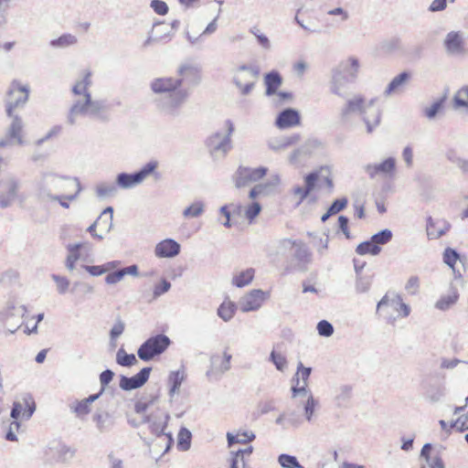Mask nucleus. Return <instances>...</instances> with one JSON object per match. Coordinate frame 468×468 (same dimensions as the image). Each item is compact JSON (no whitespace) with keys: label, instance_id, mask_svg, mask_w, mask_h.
Returning a JSON list of instances; mask_svg holds the SVG:
<instances>
[{"label":"nucleus","instance_id":"f257e3e1","mask_svg":"<svg viewBox=\"0 0 468 468\" xmlns=\"http://www.w3.org/2000/svg\"><path fill=\"white\" fill-rule=\"evenodd\" d=\"M92 72L90 69L82 71L80 77L72 87L74 95L79 96L69 110L67 123L75 125L82 117L108 122L110 120L109 106L104 100H93L89 91L92 85Z\"/></svg>","mask_w":468,"mask_h":468},{"label":"nucleus","instance_id":"f03ea898","mask_svg":"<svg viewBox=\"0 0 468 468\" xmlns=\"http://www.w3.org/2000/svg\"><path fill=\"white\" fill-rule=\"evenodd\" d=\"M81 190L78 177L61 176L50 171L41 172L35 181L36 195L43 201L58 199L59 197L74 201Z\"/></svg>","mask_w":468,"mask_h":468},{"label":"nucleus","instance_id":"7ed1b4c3","mask_svg":"<svg viewBox=\"0 0 468 468\" xmlns=\"http://www.w3.org/2000/svg\"><path fill=\"white\" fill-rule=\"evenodd\" d=\"M377 101L378 98L367 100L360 93L349 96L339 109V121L343 124H351L358 117L366 125L367 133H373L380 124L382 117L380 108L376 106Z\"/></svg>","mask_w":468,"mask_h":468},{"label":"nucleus","instance_id":"20e7f679","mask_svg":"<svg viewBox=\"0 0 468 468\" xmlns=\"http://www.w3.org/2000/svg\"><path fill=\"white\" fill-rule=\"evenodd\" d=\"M154 93L163 94L159 101L160 109L166 114L176 115L188 97L187 89L181 88L175 77L156 78L151 82Z\"/></svg>","mask_w":468,"mask_h":468},{"label":"nucleus","instance_id":"39448f33","mask_svg":"<svg viewBox=\"0 0 468 468\" xmlns=\"http://www.w3.org/2000/svg\"><path fill=\"white\" fill-rule=\"evenodd\" d=\"M358 59L350 57L343 60L333 71L331 91L340 97L346 94L349 83L355 81L359 69Z\"/></svg>","mask_w":468,"mask_h":468},{"label":"nucleus","instance_id":"423d86ee","mask_svg":"<svg viewBox=\"0 0 468 468\" xmlns=\"http://www.w3.org/2000/svg\"><path fill=\"white\" fill-rule=\"evenodd\" d=\"M30 87L18 80H13L6 90L5 107L6 115H13L16 109L23 108L29 100Z\"/></svg>","mask_w":468,"mask_h":468},{"label":"nucleus","instance_id":"0eeeda50","mask_svg":"<svg viewBox=\"0 0 468 468\" xmlns=\"http://www.w3.org/2000/svg\"><path fill=\"white\" fill-rule=\"evenodd\" d=\"M225 133L217 132L207 140V145L210 154L216 158H223L231 149V135L234 132L232 121L226 120L224 122Z\"/></svg>","mask_w":468,"mask_h":468},{"label":"nucleus","instance_id":"6e6552de","mask_svg":"<svg viewBox=\"0 0 468 468\" xmlns=\"http://www.w3.org/2000/svg\"><path fill=\"white\" fill-rule=\"evenodd\" d=\"M26 313L27 308L24 304L10 300L0 312V321L11 334H14L21 326Z\"/></svg>","mask_w":468,"mask_h":468},{"label":"nucleus","instance_id":"1a4fd4ad","mask_svg":"<svg viewBox=\"0 0 468 468\" xmlns=\"http://www.w3.org/2000/svg\"><path fill=\"white\" fill-rule=\"evenodd\" d=\"M157 166V161H150L135 173H120L116 176V185L122 189L133 188L143 183L145 178L154 174Z\"/></svg>","mask_w":468,"mask_h":468},{"label":"nucleus","instance_id":"9d476101","mask_svg":"<svg viewBox=\"0 0 468 468\" xmlns=\"http://www.w3.org/2000/svg\"><path fill=\"white\" fill-rule=\"evenodd\" d=\"M68 255L65 261V266L69 271L76 269L77 261L91 262L93 261V247L90 242H78L67 246Z\"/></svg>","mask_w":468,"mask_h":468},{"label":"nucleus","instance_id":"9b49d317","mask_svg":"<svg viewBox=\"0 0 468 468\" xmlns=\"http://www.w3.org/2000/svg\"><path fill=\"white\" fill-rule=\"evenodd\" d=\"M168 336L159 334L149 337L138 348L137 355L143 361H150L154 356L164 353L170 345Z\"/></svg>","mask_w":468,"mask_h":468},{"label":"nucleus","instance_id":"f8f14e48","mask_svg":"<svg viewBox=\"0 0 468 468\" xmlns=\"http://www.w3.org/2000/svg\"><path fill=\"white\" fill-rule=\"evenodd\" d=\"M258 76L257 68L242 65L235 69L233 82L242 95H248L253 90Z\"/></svg>","mask_w":468,"mask_h":468},{"label":"nucleus","instance_id":"ddd939ff","mask_svg":"<svg viewBox=\"0 0 468 468\" xmlns=\"http://www.w3.org/2000/svg\"><path fill=\"white\" fill-rule=\"evenodd\" d=\"M388 308L398 312L400 316L408 317L410 314V307L405 303L399 294L386 293L382 299L378 303L377 311L386 314V318L394 321L395 318L388 315Z\"/></svg>","mask_w":468,"mask_h":468},{"label":"nucleus","instance_id":"4468645a","mask_svg":"<svg viewBox=\"0 0 468 468\" xmlns=\"http://www.w3.org/2000/svg\"><path fill=\"white\" fill-rule=\"evenodd\" d=\"M11 119V122L7 127L5 138L0 140V147L7 145H22L24 122L22 118L13 112V115H7Z\"/></svg>","mask_w":468,"mask_h":468},{"label":"nucleus","instance_id":"2eb2a0df","mask_svg":"<svg viewBox=\"0 0 468 468\" xmlns=\"http://www.w3.org/2000/svg\"><path fill=\"white\" fill-rule=\"evenodd\" d=\"M176 80L181 88H191L197 85L201 80L200 69L190 62L181 64L177 69Z\"/></svg>","mask_w":468,"mask_h":468},{"label":"nucleus","instance_id":"dca6fc26","mask_svg":"<svg viewBox=\"0 0 468 468\" xmlns=\"http://www.w3.org/2000/svg\"><path fill=\"white\" fill-rule=\"evenodd\" d=\"M267 171L268 169L264 166L257 168L239 167L235 174V186L240 188L255 183L265 176Z\"/></svg>","mask_w":468,"mask_h":468},{"label":"nucleus","instance_id":"f3484780","mask_svg":"<svg viewBox=\"0 0 468 468\" xmlns=\"http://www.w3.org/2000/svg\"><path fill=\"white\" fill-rule=\"evenodd\" d=\"M269 297V293L259 289H254L246 293L239 301V307L242 313L259 310Z\"/></svg>","mask_w":468,"mask_h":468},{"label":"nucleus","instance_id":"a211bd4d","mask_svg":"<svg viewBox=\"0 0 468 468\" xmlns=\"http://www.w3.org/2000/svg\"><path fill=\"white\" fill-rule=\"evenodd\" d=\"M443 46L447 54L451 56H464L467 53L464 33L461 31L449 32L445 36Z\"/></svg>","mask_w":468,"mask_h":468},{"label":"nucleus","instance_id":"6ab92c4d","mask_svg":"<svg viewBox=\"0 0 468 468\" xmlns=\"http://www.w3.org/2000/svg\"><path fill=\"white\" fill-rule=\"evenodd\" d=\"M396 168V160L393 157H388L378 164H367L364 166V171L369 176L370 178H374L377 176L384 177H391Z\"/></svg>","mask_w":468,"mask_h":468},{"label":"nucleus","instance_id":"aec40b11","mask_svg":"<svg viewBox=\"0 0 468 468\" xmlns=\"http://www.w3.org/2000/svg\"><path fill=\"white\" fill-rule=\"evenodd\" d=\"M151 371L152 367H144L139 373L131 378L121 376L119 386L123 390L139 388L147 382Z\"/></svg>","mask_w":468,"mask_h":468},{"label":"nucleus","instance_id":"412c9836","mask_svg":"<svg viewBox=\"0 0 468 468\" xmlns=\"http://www.w3.org/2000/svg\"><path fill=\"white\" fill-rule=\"evenodd\" d=\"M320 178L317 173H310L305 176V186H295L292 189V194L295 199V205L299 206L314 190L316 181Z\"/></svg>","mask_w":468,"mask_h":468},{"label":"nucleus","instance_id":"4be33fe9","mask_svg":"<svg viewBox=\"0 0 468 468\" xmlns=\"http://www.w3.org/2000/svg\"><path fill=\"white\" fill-rule=\"evenodd\" d=\"M180 244L173 239H165L155 245L154 255L157 258H175L180 253Z\"/></svg>","mask_w":468,"mask_h":468},{"label":"nucleus","instance_id":"5701e85b","mask_svg":"<svg viewBox=\"0 0 468 468\" xmlns=\"http://www.w3.org/2000/svg\"><path fill=\"white\" fill-rule=\"evenodd\" d=\"M169 418L170 417L168 414H165L163 417L152 414L149 416H144L138 423L133 422V425L138 426L139 424L142 423H149V428L151 431L156 436H160L162 434H165V429L167 426Z\"/></svg>","mask_w":468,"mask_h":468},{"label":"nucleus","instance_id":"b1692460","mask_svg":"<svg viewBox=\"0 0 468 468\" xmlns=\"http://www.w3.org/2000/svg\"><path fill=\"white\" fill-rule=\"evenodd\" d=\"M300 121L301 118L298 111L288 108L278 114L275 120V125L279 129H287L298 125Z\"/></svg>","mask_w":468,"mask_h":468},{"label":"nucleus","instance_id":"393cba45","mask_svg":"<svg viewBox=\"0 0 468 468\" xmlns=\"http://www.w3.org/2000/svg\"><path fill=\"white\" fill-rule=\"evenodd\" d=\"M18 185L13 178L8 179L0 191V207L5 208L10 207L16 197Z\"/></svg>","mask_w":468,"mask_h":468},{"label":"nucleus","instance_id":"a878e982","mask_svg":"<svg viewBox=\"0 0 468 468\" xmlns=\"http://www.w3.org/2000/svg\"><path fill=\"white\" fill-rule=\"evenodd\" d=\"M279 245L282 249H292L295 247L294 257L303 262H307L310 261V252L307 247L302 242H297L296 240H292L291 239H283L279 242Z\"/></svg>","mask_w":468,"mask_h":468},{"label":"nucleus","instance_id":"bb28decb","mask_svg":"<svg viewBox=\"0 0 468 468\" xmlns=\"http://www.w3.org/2000/svg\"><path fill=\"white\" fill-rule=\"evenodd\" d=\"M410 77V73L405 71L397 75L395 78L391 80V81L388 83V85L383 91L384 96L390 97L393 94L399 93L400 91H402V90L408 83Z\"/></svg>","mask_w":468,"mask_h":468},{"label":"nucleus","instance_id":"cd10ccee","mask_svg":"<svg viewBox=\"0 0 468 468\" xmlns=\"http://www.w3.org/2000/svg\"><path fill=\"white\" fill-rule=\"evenodd\" d=\"M450 229V224L442 219L429 218L427 223V235L430 239H439Z\"/></svg>","mask_w":468,"mask_h":468},{"label":"nucleus","instance_id":"c85d7f7f","mask_svg":"<svg viewBox=\"0 0 468 468\" xmlns=\"http://www.w3.org/2000/svg\"><path fill=\"white\" fill-rule=\"evenodd\" d=\"M186 378V373L183 367L169 373L167 383L169 386V396L171 398L179 393L180 387Z\"/></svg>","mask_w":468,"mask_h":468},{"label":"nucleus","instance_id":"c756f323","mask_svg":"<svg viewBox=\"0 0 468 468\" xmlns=\"http://www.w3.org/2000/svg\"><path fill=\"white\" fill-rule=\"evenodd\" d=\"M296 142V137L293 136H274L271 137L267 141L268 147L275 152H282L286 150L290 145Z\"/></svg>","mask_w":468,"mask_h":468},{"label":"nucleus","instance_id":"7c9ffc66","mask_svg":"<svg viewBox=\"0 0 468 468\" xmlns=\"http://www.w3.org/2000/svg\"><path fill=\"white\" fill-rule=\"evenodd\" d=\"M228 446L231 447L235 443L246 444L255 440L256 436L251 431L238 430L235 433L227 432Z\"/></svg>","mask_w":468,"mask_h":468},{"label":"nucleus","instance_id":"2f4dec72","mask_svg":"<svg viewBox=\"0 0 468 468\" xmlns=\"http://www.w3.org/2000/svg\"><path fill=\"white\" fill-rule=\"evenodd\" d=\"M264 83L266 85L265 94L267 96H271L276 94L277 90L282 84V78L280 74L276 71H271L267 73L264 77Z\"/></svg>","mask_w":468,"mask_h":468},{"label":"nucleus","instance_id":"473e14b6","mask_svg":"<svg viewBox=\"0 0 468 468\" xmlns=\"http://www.w3.org/2000/svg\"><path fill=\"white\" fill-rule=\"evenodd\" d=\"M459 298V293L457 289L454 287L451 288V292L447 295H442L435 303V307L439 310L445 311L448 310L452 305H453Z\"/></svg>","mask_w":468,"mask_h":468},{"label":"nucleus","instance_id":"72a5a7b5","mask_svg":"<svg viewBox=\"0 0 468 468\" xmlns=\"http://www.w3.org/2000/svg\"><path fill=\"white\" fill-rule=\"evenodd\" d=\"M118 186L113 183L102 182L96 186L95 192L100 199H105L116 195Z\"/></svg>","mask_w":468,"mask_h":468},{"label":"nucleus","instance_id":"f704fd0d","mask_svg":"<svg viewBox=\"0 0 468 468\" xmlns=\"http://www.w3.org/2000/svg\"><path fill=\"white\" fill-rule=\"evenodd\" d=\"M452 104L455 110L468 109V85L463 86L455 92Z\"/></svg>","mask_w":468,"mask_h":468},{"label":"nucleus","instance_id":"c9c22d12","mask_svg":"<svg viewBox=\"0 0 468 468\" xmlns=\"http://www.w3.org/2000/svg\"><path fill=\"white\" fill-rule=\"evenodd\" d=\"M20 274L16 270L8 269L0 276V284L3 287L9 288L19 282Z\"/></svg>","mask_w":468,"mask_h":468},{"label":"nucleus","instance_id":"e433bc0d","mask_svg":"<svg viewBox=\"0 0 468 468\" xmlns=\"http://www.w3.org/2000/svg\"><path fill=\"white\" fill-rule=\"evenodd\" d=\"M78 43V37L72 34H63L59 37L52 39L50 46L55 48H66Z\"/></svg>","mask_w":468,"mask_h":468},{"label":"nucleus","instance_id":"4c0bfd02","mask_svg":"<svg viewBox=\"0 0 468 468\" xmlns=\"http://www.w3.org/2000/svg\"><path fill=\"white\" fill-rule=\"evenodd\" d=\"M113 208L112 207H106L96 221H101L98 227L101 231L108 233L112 227Z\"/></svg>","mask_w":468,"mask_h":468},{"label":"nucleus","instance_id":"58836bf2","mask_svg":"<svg viewBox=\"0 0 468 468\" xmlns=\"http://www.w3.org/2000/svg\"><path fill=\"white\" fill-rule=\"evenodd\" d=\"M92 420L95 422L97 429L101 432L105 431L112 425L110 414L105 411L96 412L92 416Z\"/></svg>","mask_w":468,"mask_h":468},{"label":"nucleus","instance_id":"ea45409f","mask_svg":"<svg viewBox=\"0 0 468 468\" xmlns=\"http://www.w3.org/2000/svg\"><path fill=\"white\" fill-rule=\"evenodd\" d=\"M254 270L251 268L240 271L233 276L232 283L239 288H242L251 282L254 277Z\"/></svg>","mask_w":468,"mask_h":468},{"label":"nucleus","instance_id":"a19ab883","mask_svg":"<svg viewBox=\"0 0 468 468\" xmlns=\"http://www.w3.org/2000/svg\"><path fill=\"white\" fill-rule=\"evenodd\" d=\"M318 407V400L313 395H309L303 406V416L305 420L309 423L314 421L315 417L316 408Z\"/></svg>","mask_w":468,"mask_h":468},{"label":"nucleus","instance_id":"79ce46f5","mask_svg":"<svg viewBox=\"0 0 468 468\" xmlns=\"http://www.w3.org/2000/svg\"><path fill=\"white\" fill-rule=\"evenodd\" d=\"M274 191L273 184L263 183L256 185L249 194L250 198L255 199L259 197H266Z\"/></svg>","mask_w":468,"mask_h":468},{"label":"nucleus","instance_id":"37998d69","mask_svg":"<svg viewBox=\"0 0 468 468\" xmlns=\"http://www.w3.org/2000/svg\"><path fill=\"white\" fill-rule=\"evenodd\" d=\"M205 210V204L202 201H196L183 210L185 218H193L201 216Z\"/></svg>","mask_w":468,"mask_h":468},{"label":"nucleus","instance_id":"c03bdc74","mask_svg":"<svg viewBox=\"0 0 468 468\" xmlns=\"http://www.w3.org/2000/svg\"><path fill=\"white\" fill-rule=\"evenodd\" d=\"M381 248L377 246L371 239L370 240L360 243L356 249V252L359 255L371 254L376 256L379 254Z\"/></svg>","mask_w":468,"mask_h":468},{"label":"nucleus","instance_id":"a18cd8bd","mask_svg":"<svg viewBox=\"0 0 468 468\" xmlns=\"http://www.w3.org/2000/svg\"><path fill=\"white\" fill-rule=\"evenodd\" d=\"M250 33L253 35L257 40L258 45L264 50H270L271 48V43L269 37L261 32L257 27L250 28Z\"/></svg>","mask_w":468,"mask_h":468},{"label":"nucleus","instance_id":"49530a36","mask_svg":"<svg viewBox=\"0 0 468 468\" xmlns=\"http://www.w3.org/2000/svg\"><path fill=\"white\" fill-rule=\"evenodd\" d=\"M235 310L236 305L232 302H223L218 309V315L228 322L233 317Z\"/></svg>","mask_w":468,"mask_h":468},{"label":"nucleus","instance_id":"de8ad7c7","mask_svg":"<svg viewBox=\"0 0 468 468\" xmlns=\"http://www.w3.org/2000/svg\"><path fill=\"white\" fill-rule=\"evenodd\" d=\"M116 362L122 367H132L137 363L133 354H127L123 348H120L116 354Z\"/></svg>","mask_w":468,"mask_h":468},{"label":"nucleus","instance_id":"09e8293b","mask_svg":"<svg viewBox=\"0 0 468 468\" xmlns=\"http://www.w3.org/2000/svg\"><path fill=\"white\" fill-rule=\"evenodd\" d=\"M191 432L186 428H181L178 432L177 448L180 451H187L191 444Z\"/></svg>","mask_w":468,"mask_h":468},{"label":"nucleus","instance_id":"8fccbe9b","mask_svg":"<svg viewBox=\"0 0 468 468\" xmlns=\"http://www.w3.org/2000/svg\"><path fill=\"white\" fill-rule=\"evenodd\" d=\"M69 408L79 418H83L90 412V406L84 399L71 403Z\"/></svg>","mask_w":468,"mask_h":468},{"label":"nucleus","instance_id":"3c124183","mask_svg":"<svg viewBox=\"0 0 468 468\" xmlns=\"http://www.w3.org/2000/svg\"><path fill=\"white\" fill-rule=\"evenodd\" d=\"M270 360L273 363L276 369L284 372L288 367V361L286 357L279 352L272 350L270 355Z\"/></svg>","mask_w":468,"mask_h":468},{"label":"nucleus","instance_id":"603ef678","mask_svg":"<svg viewBox=\"0 0 468 468\" xmlns=\"http://www.w3.org/2000/svg\"><path fill=\"white\" fill-rule=\"evenodd\" d=\"M230 359H231V355L225 352L224 358L218 366H216V364L218 360V356H212L211 363H212L213 367H215V369L217 372L223 374L230 368Z\"/></svg>","mask_w":468,"mask_h":468},{"label":"nucleus","instance_id":"864d4df0","mask_svg":"<svg viewBox=\"0 0 468 468\" xmlns=\"http://www.w3.org/2000/svg\"><path fill=\"white\" fill-rule=\"evenodd\" d=\"M392 236V231L390 229H386L374 234L371 237V239L375 244H377V246L385 245L391 240Z\"/></svg>","mask_w":468,"mask_h":468},{"label":"nucleus","instance_id":"5fc2aeb1","mask_svg":"<svg viewBox=\"0 0 468 468\" xmlns=\"http://www.w3.org/2000/svg\"><path fill=\"white\" fill-rule=\"evenodd\" d=\"M51 279L56 283L57 292L59 294H65L68 292L70 283L68 278L58 274H52Z\"/></svg>","mask_w":468,"mask_h":468},{"label":"nucleus","instance_id":"6e6d98bb","mask_svg":"<svg viewBox=\"0 0 468 468\" xmlns=\"http://www.w3.org/2000/svg\"><path fill=\"white\" fill-rule=\"evenodd\" d=\"M278 462L283 468H303L294 456L289 454H281Z\"/></svg>","mask_w":468,"mask_h":468},{"label":"nucleus","instance_id":"4d7b16f0","mask_svg":"<svg viewBox=\"0 0 468 468\" xmlns=\"http://www.w3.org/2000/svg\"><path fill=\"white\" fill-rule=\"evenodd\" d=\"M443 106V100L434 101L430 107L424 109V114L429 120H433L436 115L441 111Z\"/></svg>","mask_w":468,"mask_h":468},{"label":"nucleus","instance_id":"13d9d810","mask_svg":"<svg viewBox=\"0 0 468 468\" xmlns=\"http://www.w3.org/2000/svg\"><path fill=\"white\" fill-rule=\"evenodd\" d=\"M292 397H306L309 398V395H313L311 390L308 388V385L303 383V385H299V381L292 386Z\"/></svg>","mask_w":468,"mask_h":468},{"label":"nucleus","instance_id":"bf43d9fd","mask_svg":"<svg viewBox=\"0 0 468 468\" xmlns=\"http://www.w3.org/2000/svg\"><path fill=\"white\" fill-rule=\"evenodd\" d=\"M157 400H158V396H154V397L151 398L148 401H143V400L137 401L134 406L135 412L138 414H141L142 418H143L144 416H145L144 413L147 410V409L150 406L154 405Z\"/></svg>","mask_w":468,"mask_h":468},{"label":"nucleus","instance_id":"052dcab7","mask_svg":"<svg viewBox=\"0 0 468 468\" xmlns=\"http://www.w3.org/2000/svg\"><path fill=\"white\" fill-rule=\"evenodd\" d=\"M261 211V204L257 201H253L245 208V217L251 222L260 214Z\"/></svg>","mask_w":468,"mask_h":468},{"label":"nucleus","instance_id":"680f3d73","mask_svg":"<svg viewBox=\"0 0 468 468\" xmlns=\"http://www.w3.org/2000/svg\"><path fill=\"white\" fill-rule=\"evenodd\" d=\"M459 260V254L453 249L447 248L443 252V261L451 268H454V264Z\"/></svg>","mask_w":468,"mask_h":468},{"label":"nucleus","instance_id":"e2e57ef3","mask_svg":"<svg viewBox=\"0 0 468 468\" xmlns=\"http://www.w3.org/2000/svg\"><path fill=\"white\" fill-rule=\"evenodd\" d=\"M316 173L320 175V178L316 181V183L319 182L320 185L324 184L331 190L333 188V181L331 178L330 170L327 167H322Z\"/></svg>","mask_w":468,"mask_h":468},{"label":"nucleus","instance_id":"0e129e2a","mask_svg":"<svg viewBox=\"0 0 468 468\" xmlns=\"http://www.w3.org/2000/svg\"><path fill=\"white\" fill-rule=\"evenodd\" d=\"M316 328L321 336L329 337L334 334V326L326 320L320 321Z\"/></svg>","mask_w":468,"mask_h":468},{"label":"nucleus","instance_id":"69168bd1","mask_svg":"<svg viewBox=\"0 0 468 468\" xmlns=\"http://www.w3.org/2000/svg\"><path fill=\"white\" fill-rule=\"evenodd\" d=\"M124 331V324L118 320L111 329L110 336H111V344L112 347H115L116 343L115 339L119 337Z\"/></svg>","mask_w":468,"mask_h":468},{"label":"nucleus","instance_id":"338daca9","mask_svg":"<svg viewBox=\"0 0 468 468\" xmlns=\"http://www.w3.org/2000/svg\"><path fill=\"white\" fill-rule=\"evenodd\" d=\"M420 289V279L417 276H410L405 284V290L409 294L415 295Z\"/></svg>","mask_w":468,"mask_h":468},{"label":"nucleus","instance_id":"774afa93","mask_svg":"<svg viewBox=\"0 0 468 468\" xmlns=\"http://www.w3.org/2000/svg\"><path fill=\"white\" fill-rule=\"evenodd\" d=\"M371 286V278L363 277L361 275L356 276V290L358 292H366Z\"/></svg>","mask_w":468,"mask_h":468}]
</instances>
